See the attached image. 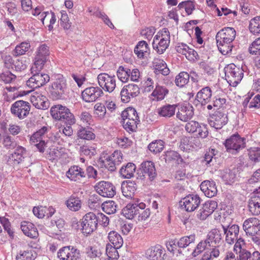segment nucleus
Masks as SVG:
<instances>
[{
	"mask_svg": "<svg viewBox=\"0 0 260 260\" xmlns=\"http://www.w3.org/2000/svg\"><path fill=\"white\" fill-rule=\"evenodd\" d=\"M236 31L232 27H225L219 30L216 35L217 46L219 51L223 55L232 52L233 42L236 37Z\"/></svg>",
	"mask_w": 260,
	"mask_h": 260,
	"instance_id": "f257e3e1",
	"label": "nucleus"
},
{
	"mask_svg": "<svg viewBox=\"0 0 260 260\" xmlns=\"http://www.w3.org/2000/svg\"><path fill=\"white\" fill-rule=\"evenodd\" d=\"M67 89L66 80L62 76H58L49 87V92L54 100L61 99L64 97Z\"/></svg>",
	"mask_w": 260,
	"mask_h": 260,
	"instance_id": "f03ea898",
	"label": "nucleus"
},
{
	"mask_svg": "<svg viewBox=\"0 0 260 260\" xmlns=\"http://www.w3.org/2000/svg\"><path fill=\"white\" fill-rule=\"evenodd\" d=\"M170 32L168 28H164L155 36L152 42L153 48L159 54H162L168 47L170 43Z\"/></svg>",
	"mask_w": 260,
	"mask_h": 260,
	"instance_id": "7ed1b4c3",
	"label": "nucleus"
},
{
	"mask_svg": "<svg viewBox=\"0 0 260 260\" xmlns=\"http://www.w3.org/2000/svg\"><path fill=\"white\" fill-rule=\"evenodd\" d=\"M41 70H39L35 68L34 65L31 69V73L32 76L27 81L26 84L28 86L32 88H36L40 87L50 80L49 76L45 73L41 72Z\"/></svg>",
	"mask_w": 260,
	"mask_h": 260,
	"instance_id": "20e7f679",
	"label": "nucleus"
},
{
	"mask_svg": "<svg viewBox=\"0 0 260 260\" xmlns=\"http://www.w3.org/2000/svg\"><path fill=\"white\" fill-rule=\"evenodd\" d=\"M245 139L242 138L238 134H234L227 139L224 145L226 151L233 154H237L246 146Z\"/></svg>",
	"mask_w": 260,
	"mask_h": 260,
	"instance_id": "39448f33",
	"label": "nucleus"
},
{
	"mask_svg": "<svg viewBox=\"0 0 260 260\" xmlns=\"http://www.w3.org/2000/svg\"><path fill=\"white\" fill-rule=\"evenodd\" d=\"M226 80L233 86H236L243 77L242 68L232 63L224 68Z\"/></svg>",
	"mask_w": 260,
	"mask_h": 260,
	"instance_id": "423d86ee",
	"label": "nucleus"
},
{
	"mask_svg": "<svg viewBox=\"0 0 260 260\" xmlns=\"http://www.w3.org/2000/svg\"><path fill=\"white\" fill-rule=\"evenodd\" d=\"M98 217L93 212L86 213L82 218L81 222L82 233L87 236L97 229Z\"/></svg>",
	"mask_w": 260,
	"mask_h": 260,
	"instance_id": "0eeeda50",
	"label": "nucleus"
},
{
	"mask_svg": "<svg viewBox=\"0 0 260 260\" xmlns=\"http://www.w3.org/2000/svg\"><path fill=\"white\" fill-rule=\"evenodd\" d=\"M30 105L26 101L19 100L14 102L11 107L10 111L14 117L23 119L29 114Z\"/></svg>",
	"mask_w": 260,
	"mask_h": 260,
	"instance_id": "6e6552de",
	"label": "nucleus"
},
{
	"mask_svg": "<svg viewBox=\"0 0 260 260\" xmlns=\"http://www.w3.org/2000/svg\"><path fill=\"white\" fill-rule=\"evenodd\" d=\"M100 87L105 91L111 93L116 87V77L107 73H101L97 77Z\"/></svg>",
	"mask_w": 260,
	"mask_h": 260,
	"instance_id": "1a4fd4ad",
	"label": "nucleus"
},
{
	"mask_svg": "<svg viewBox=\"0 0 260 260\" xmlns=\"http://www.w3.org/2000/svg\"><path fill=\"white\" fill-rule=\"evenodd\" d=\"M57 257L59 260H78L80 257V253L73 246H64L57 251Z\"/></svg>",
	"mask_w": 260,
	"mask_h": 260,
	"instance_id": "9d476101",
	"label": "nucleus"
},
{
	"mask_svg": "<svg viewBox=\"0 0 260 260\" xmlns=\"http://www.w3.org/2000/svg\"><path fill=\"white\" fill-rule=\"evenodd\" d=\"M96 191L101 196L112 198L116 194V189L114 185L108 181H101L94 186Z\"/></svg>",
	"mask_w": 260,
	"mask_h": 260,
	"instance_id": "9b49d317",
	"label": "nucleus"
},
{
	"mask_svg": "<svg viewBox=\"0 0 260 260\" xmlns=\"http://www.w3.org/2000/svg\"><path fill=\"white\" fill-rule=\"evenodd\" d=\"M228 121L227 114L222 110H216L210 117L209 121L211 126L218 129L221 128Z\"/></svg>",
	"mask_w": 260,
	"mask_h": 260,
	"instance_id": "f8f14e48",
	"label": "nucleus"
},
{
	"mask_svg": "<svg viewBox=\"0 0 260 260\" xmlns=\"http://www.w3.org/2000/svg\"><path fill=\"white\" fill-rule=\"evenodd\" d=\"M49 55V47L45 44H43L38 48L34 62L37 69L40 70L43 69Z\"/></svg>",
	"mask_w": 260,
	"mask_h": 260,
	"instance_id": "ddd939ff",
	"label": "nucleus"
},
{
	"mask_svg": "<svg viewBox=\"0 0 260 260\" xmlns=\"http://www.w3.org/2000/svg\"><path fill=\"white\" fill-rule=\"evenodd\" d=\"M201 203L200 198L198 195L189 194L180 202V206L187 212L194 211Z\"/></svg>",
	"mask_w": 260,
	"mask_h": 260,
	"instance_id": "4468645a",
	"label": "nucleus"
},
{
	"mask_svg": "<svg viewBox=\"0 0 260 260\" xmlns=\"http://www.w3.org/2000/svg\"><path fill=\"white\" fill-rule=\"evenodd\" d=\"M104 94L103 90L99 87H89L85 88L81 93L83 100L87 103L95 101Z\"/></svg>",
	"mask_w": 260,
	"mask_h": 260,
	"instance_id": "2eb2a0df",
	"label": "nucleus"
},
{
	"mask_svg": "<svg viewBox=\"0 0 260 260\" xmlns=\"http://www.w3.org/2000/svg\"><path fill=\"white\" fill-rule=\"evenodd\" d=\"M140 93V88L134 84L125 85L121 90V99L123 103H128L131 98L137 96Z\"/></svg>",
	"mask_w": 260,
	"mask_h": 260,
	"instance_id": "dca6fc26",
	"label": "nucleus"
},
{
	"mask_svg": "<svg viewBox=\"0 0 260 260\" xmlns=\"http://www.w3.org/2000/svg\"><path fill=\"white\" fill-rule=\"evenodd\" d=\"M25 154L26 149L25 148L21 146H17L14 152L8 156V164L12 166L19 165L23 160Z\"/></svg>",
	"mask_w": 260,
	"mask_h": 260,
	"instance_id": "f3484780",
	"label": "nucleus"
},
{
	"mask_svg": "<svg viewBox=\"0 0 260 260\" xmlns=\"http://www.w3.org/2000/svg\"><path fill=\"white\" fill-rule=\"evenodd\" d=\"M222 227L224 234L225 235V241L228 244H233L235 240L238 239V235L239 232V226L236 224H233L232 225H222Z\"/></svg>",
	"mask_w": 260,
	"mask_h": 260,
	"instance_id": "a211bd4d",
	"label": "nucleus"
},
{
	"mask_svg": "<svg viewBox=\"0 0 260 260\" xmlns=\"http://www.w3.org/2000/svg\"><path fill=\"white\" fill-rule=\"evenodd\" d=\"M217 207V203L214 201L206 202L197 214V217L201 220L206 219L211 215Z\"/></svg>",
	"mask_w": 260,
	"mask_h": 260,
	"instance_id": "6ab92c4d",
	"label": "nucleus"
},
{
	"mask_svg": "<svg viewBox=\"0 0 260 260\" xmlns=\"http://www.w3.org/2000/svg\"><path fill=\"white\" fill-rule=\"evenodd\" d=\"M146 254L150 260H164L166 255L165 249L160 245L149 248L146 251Z\"/></svg>",
	"mask_w": 260,
	"mask_h": 260,
	"instance_id": "aec40b11",
	"label": "nucleus"
},
{
	"mask_svg": "<svg viewBox=\"0 0 260 260\" xmlns=\"http://www.w3.org/2000/svg\"><path fill=\"white\" fill-rule=\"evenodd\" d=\"M30 100L33 105L38 109L45 110L49 107V102L47 98L41 94L35 93L31 95Z\"/></svg>",
	"mask_w": 260,
	"mask_h": 260,
	"instance_id": "412c9836",
	"label": "nucleus"
},
{
	"mask_svg": "<svg viewBox=\"0 0 260 260\" xmlns=\"http://www.w3.org/2000/svg\"><path fill=\"white\" fill-rule=\"evenodd\" d=\"M193 115V108L189 104L181 106L177 112V117L182 121H187Z\"/></svg>",
	"mask_w": 260,
	"mask_h": 260,
	"instance_id": "4be33fe9",
	"label": "nucleus"
},
{
	"mask_svg": "<svg viewBox=\"0 0 260 260\" xmlns=\"http://www.w3.org/2000/svg\"><path fill=\"white\" fill-rule=\"evenodd\" d=\"M142 172L144 174L141 178L143 179L147 175L150 181L153 180L156 176V169L154 164L151 161H146L141 164Z\"/></svg>",
	"mask_w": 260,
	"mask_h": 260,
	"instance_id": "5701e85b",
	"label": "nucleus"
},
{
	"mask_svg": "<svg viewBox=\"0 0 260 260\" xmlns=\"http://www.w3.org/2000/svg\"><path fill=\"white\" fill-rule=\"evenodd\" d=\"M250 212L254 215L260 214V194L254 191L248 202Z\"/></svg>",
	"mask_w": 260,
	"mask_h": 260,
	"instance_id": "b1692460",
	"label": "nucleus"
},
{
	"mask_svg": "<svg viewBox=\"0 0 260 260\" xmlns=\"http://www.w3.org/2000/svg\"><path fill=\"white\" fill-rule=\"evenodd\" d=\"M200 188L205 195L208 198L214 197L217 192L215 183L213 181L205 180L202 182Z\"/></svg>",
	"mask_w": 260,
	"mask_h": 260,
	"instance_id": "393cba45",
	"label": "nucleus"
},
{
	"mask_svg": "<svg viewBox=\"0 0 260 260\" xmlns=\"http://www.w3.org/2000/svg\"><path fill=\"white\" fill-rule=\"evenodd\" d=\"M21 229L24 234L30 238H36L38 232L35 225L29 221H23L21 223Z\"/></svg>",
	"mask_w": 260,
	"mask_h": 260,
	"instance_id": "a878e982",
	"label": "nucleus"
},
{
	"mask_svg": "<svg viewBox=\"0 0 260 260\" xmlns=\"http://www.w3.org/2000/svg\"><path fill=\"white\" fill-rule=\"evenodd\" d=\"M212 93L211 88L206 86L203 88L197 93L196 98L202 105H206L211 101Z\"/></svg>",
	"mask_w": 260,
	"mask_h": 260,
	"instance_id": "bb28decb",
	"label": "nucleus"
},
{
	"mask_svg": "<svg viewBox=\"0 0 260 260\" xmlns=\"http://www.w3.org/2000/svg\"><path fill=\"white\" fill-rule=\"evenodd\" d=\"M66 175L71 180L74 181L85 177L83 170L77 166L71 167L67 171Z\"/></svg>",
	"mask_w": 260,
	"mask_h": 260,
	"instance_id": "cd10ccee",
	"label": "nucleus"
},
{
	"mask_svg": "<svg viewBox=\"0 0 260 260\" xmlns=\"http://www.w3.org/2000/svg\"><path fill=\"white\" fill-rule=\"evenodd\" d=\"M207 239L209 243V246L221 245L223 242L221 233L217 229H212L209 232Z\"/></svg>",
	"mask_w": 260,
	"mask_h": 260,
	"instance_id": "c85d7f7f",
	"label": "nucleus"
},
{
	"mask_svg": "<svg viewBox=\"0 0 260 260\" xmlns=\"http://www.w3.org/2000/svg\"><path fill=\"white\" fill-rule=\"evenodd\" d=\"M121 116L122 122L140 120L137 111L132 107H128L122 111Z\"/></svg>",
	"mask_w": 260,
	"mask_h": 260,
	"instance_id": "c756f323",
	"label": "nucleus"
},
{
	"mask_svg": "<svg viewBox=\"0 0 260 260\" xmlns=\"http://www.w3.org/2000/svg\"><path fill=\"white\" fill-rule=\"evenodd\" d=\"M138 201L137 203L128 204L122 210V214L124 217L129 219L136 218L137 216Z\"/></svg>",
	"mask_w": 260,
	"mask_h": 260,
	"instance_id": "7c9ffc66",
	"label": "nucleus"
},
{
	"mask_svg": "<svg viewBox=\"0 0 260 260\" xmlns=\"http://www.w3.org/2000/svg\"><path fill=\"white\" fill-rule=\"evenodd\" d=\"M137 188V185L135 181H127L125 183H123L121 186L123 195L127 198H132Z\"/></svg>",
	"mask_w": 260,
	"mask_h": 260,
	"instance_id": "2f4dec72",
	"label": "nucleus"
},
{
	"mask_svg": "<svg viewBox=\"0 0 260 260\" xmlns=\"http://www.w3.org/2000/svg\"><path fill=\"white\" fill-rule=\"evenodd\" d=\"M209 253L206 252L203 255L201 260H212L214 258L219 257L220 254L223 252L222 245H213Z\"/></svg>",
	"mask_w": 260,
	"mask_h": 260,
	"instance_id": "473e14b6",
	"label": "nucleus"
},
{
	"mask_svg": "<svg viewBox=\"0 0 260 260\" xmlns=\"http://www.w3.org/2000/svg\"><path fill=\"white\" fill-rule=\"evenodd\" d=\"M153 64L156 73H160L164 76H167L169 74L170 70L163 60L155 58L153 61Z\"/></svg>",
	"mask_w": 260,
	"mask_h": 260,
	"instance_id": "72a5a7b5",
	"label": "nucleus"
},
{
	"mask_svg": "<svg viewBox=\"0 0 260 260\" xmlns=\"http://www.w3.org/2000/svg\"><path fill=\"white\" fill-rule=\"evenodd\" d=\"M176 105L167 104L158 109V113L162 117L170 118L175 114Z\"/></svg>",
	"mask_w": 260,
	"mask_h": 260,
	"instance_id": "f704fd0d",
	"label": "nucleus"
},
{
	"mask_svg": "<svg viewBox=\"0 0 260 260\" xmlns=\"http://www.w3.org/2000/svg\"><path fill=\"white\" fill-rule=\"evenodd\" d=\"M79 151L81 155L91 158L96 154L95 145L92 143L85 144L80 146Z\"/></svg>",
	"mask_w": 260,
	"mask_h": 260,
	"instance_id": "c9c22d12",
	"label": "nucleus"
},
{
	"mask_svg": "<svg viewBox=\"0 0 260 260\" xmlns=\"http://www.w3.org/2000/svg\"><path fill=\"white\" fill-rule=\"evenodd\" d=\"M136 169V167L134 164L128 162L120 169L119 173L123 178H131L134 176Z\"/></svg>",
	"mask_w": 260,
	"mask_h": 260,
	"instance_id": "e433bc0d",
	"label": "nucleus"
},
{
	"mask_svg": "<svg viewBox=\"0 0 260 260\" xmlns=\"http://www.w3.org/2000/svg\"><path fill=\"white\" fill-rule=\"evenodd\" d=\"M168 90L162 86L156 85L155 88L151 93V96L154 97L153 101H159L164 99L165 96L168 93Z\"/></svg>",
	"mask_w": 260,
	"mask_h": 260,
	"instance_id": "4c0bfd02",
	"label": "nucleus"
},
{
	"mask_svg": "<svg viewBox=\"0 0 260 260\" xmlns=\"http://www.w3.org/2000/svg\"><path fill=\"white\" fill-rule=\"evenodd\" d=\"M196 240V235L192 234L189 236L181 237L177 242L178 247L184 249L187 247H190L194 244Z\"/></svg>",
	"mask_w": 260,
	"mask_h": 260,
	"instance_id": "58836bf2",
	"label": "nucleus"
},
{
	"mask_svg": "<svg viewBox=\"0 0 260 260\" xmlns=\"http://www.w3.org/2000/svg\"><path fill=\"white\" fill-rule=\"evenodd\" d=\"M238 172L237 169L235 168L232 170L226 169L223 171L222 178L226 184L233 183L236 180Z\"/></svg>",
	"mask_w": 260,
	"mask_h": 260,
	"instance_id": "ea45409f",
	"label": "nucleus"
},
{
	"mask_svg": "<svg viewBox=\"0 0 260 260\" xmlns=\"http://www.w3.org/2000/svg\"><path fill=\"white\" fill-rule=\"evenodd\" d=\"M60 117L61 119H59V120L64 122L67 125H72L76 122L74 115L67 107L63 108V111Z\"/></svg>",
	"mask_w": 260,
	"mask_h": 260,
	"instance_id": "a19ab883",
	"label": "nucleus"
},
{
	"mask_svg": "<svg viewBox=\"0 0 260 260\" xmlns=\"http://www.w3.org/2000/svg\"><path fill=\"white\" fill-rule=\"evenodd\" d=\"M108 239L110 242L116 248H120L123 243L121 235L115 231H111L108 234Z\"/></svg>",
	"mask_w": 260,
	"mask_h": 260,
	"instance_id": "79ce46f5",
	"label": "nucleus"
},
{
	"mask_svg": "<svg viewBox=\"0 0 260 260\" xmlns=\"http://www.w3.org/2000/svg\"><path fill=\"white\" fill-rule=\"evenodd\" d=\"M138 206H139L138 208V211L137 212V216L136 218L138 221L142 222L145 220L149 217L150 212L149 209L147 208L146 210H144L146 207L145 203L143 202L139 203Z\"/></svg>",
	"mask_w": 260,
	"mask_h": 260,
	"instance_id": "37998d69",
	"label": "nucleus"
},
{
	"mask_svg": "<svg viewBox=\"0 0 260 260\" xmlns=\"http://www.w3.org/2000/svg\"><path fill=\"white\" fill-rule=\"evenodd\" d=\"M37 253L32 250H21L17 254L16 260H35Z\"/></svg>",
	"mask_w": 260,
	"mask_h": 260,
	"instance_id": "c03bdc74",
	"label": "nucleus"
},
{
	"mask_svg": "<svg viewBox=\"0 0 260 260\" xmlns=\"http://www.w3.org/2000/svg\"><path fill=\"white\" fill-rule=\"evenodd\" d=\"M67 207L73 211H78L81 207V202L77 197L72 196L66 202Z\"/></svg>",
	"mask_w": 260,
	"mask_h": 260,
	"instance_id": "a18cd8bd",
	"label": "nucleus"
},
{
	"mask_svg": "<svg viewBox=\"0 0 260 260\" xmlns=\"http://www.w3.org/2000/svg\"><path fill=\"white\" fill-rule=\"evenodd\" d=\"M40 20L44 24V21L45 19H49V25L48 26V30L49 31H52L53 29V25L55 23L56 21V17L55 15V13L52 11L50 12H44L41 14L40 16Z\"/></svg>",
	"mask_w": 260,
	"mask_h": 260,
	"instance_id": "49530a36",
	"label": "nucleus"
},
{
	"mask_svg": "<svg viewBox=\"0 0 260 260\" xmlns=\"http://www.w3.org/2000/svg\"><path fill=\"white\" fill-rule=\"evenodd\" d=\"M65 149L61 147L49 149L48 153V157L50 160H55L59 159L64 154Z\"/></svg>",
	"mask_w": 260,
	"mask_h": 260,
	"instance_id": "de8ad7c7",
	"label": "nucleus"
},
{
	"mask_svg": "<svg viewBox=\"0 0 260 260\" xmlns=\"http://www.w3.org/2000/svg\"><path fill=\"white\" fill-rule=\"evenodd\" d=\"M78 137L80 139L87 140H93L95 137V134L89 128L81 127L77 132Z\"/></svg>",
	"mask_w": 260,
	"mask_h": 260,
	"instance_id": "09e8293b",
	"label": "nucleus"
},
{
	"mask_svg": "<svg viewBox=\"0 0 260 260\" xmlns=\"http://www.w3.org/2000/svg\"><path fill=\"white\" fill-rule=\"evenodd\" d=\"M148 50V47L147 43L145 41H141L135 47L134 52L139 58H143L144 54L147 52Z\"/></svg>",
	"mask_w": 260,
	"mask_h": 260,
	"instance_id": "8fccbe9b",
	"label": "nucleus"
},
{
	"mask_svg": "<svg viewBox=\"0 0 260 260\" xmlns=\"http://www.w3.org/2000/svg\"><path fill=\"white\" fill-rule=\"evenodd\" d=\"M189 75L187 72H181L176 76L175 84L177 86L182 87L189 82Z\"/></svg>",
	"mask_w": 260,
	"mask_h": 260,
	"instance_id": "3c124183",
	"label": "nucleus"
},
{
	"mask_svg": "<svg viewBox=\"0 0 260 260\" xmlns=\"http://www.w3.org/2000/svg\"><path fill=\"white\" fill-rule=\"evenodd\" d=\"M30 47V44L26 42H22L18 45H17L13 51V54L14 56H18L23 55L27 52Z\"/></svg>",
	"mask_w": 260,
	"mask_h": 260,
	"instance_id": "603ef678",
	"label": "nucleus"
},
{
	"mask_svg": "<svg viewBox=\"0 0 260 260\" xmlns=\"http://www.w3.org/2000/svg\"><path fill=\"white\" fill-rule=\"evenodd\" d=\"M249 29L253 34L260 33V16H256L250 20Z\"/></svg>",
	"mask_w": 260,
	"mask_h": 260,
	"instance_id": "864d4df0",
	"label": "nucleus"
},
{
	"mask_svg": "<svg viewBox=\"0 0 260 260\" xmlns=\"http://www.w3.org/2000/svg\"><path fill=\"white\" fill-rule=\"evenodd\" d=\"M30 142L31 144L36 146L40 152H44L45 148L47 147V142H46V139L43 137H39L38 138H37L36 140H32L31 136L30 138Z\"/></svg>",
	"mask_w": 260,
	"mask_h": 260,
	"instance_id": "5fc2aeb1",
	"label": "nucleus"
},
{
	"mask_svg": "<svg viewBox=\"0 0 260 260\" xmlns=\"http://www.w3.org/2000/svg\"><path fill=\"white\" fill-rule=\"evenodd\" d=\"M165 159L166 162L175 161L177 164H181L183 162V159L180 155L177 152L174 151H168L166 154Z\"/></svg>",
	"mask_w": 260,
	"mask_h": 260,
	"instance_id": "6e6d98bb",
	"label": "nucleus"
},
{
	"mask_svg": "<svg viewBox=\"0 0 260 260\" xmlns=\"http://www.w3.org/2000/svg\"><path fill=\"white\" fill-rule=\"evenodd\" d=\"M248 157L250 161L254 164L260 161V148L253 147L248 150Z\"/></svg>",
	"mask_w": 260,
	"mask_h": 260,
	"instance_id": "4d7b16f0",
	"label": "nucleus"
},
{
	"mask_svg": "<svg viewBox=\"0 0 260 260\" xmlns=\"http://www.w3.org/2000/svg\"><path fill=\"white\" fill-rule=\"evenodd\" d=\"M102 207L103 211L108 214H114L116 211L117 205L113 201L105 202Z\"/></svg>",
	"mask_w": 260,
	"mask_h": 260,
	"instance_id": "13d9d810",
	"label": "nucleus"
},
{
	"mask_svg": "<svg viewBox=\"0 0 260 260\" xmlns=\"http://www.w3.org/2000/svg\"><path fill=\"white\" fill-rule=\"evenodd\" d=\"M207 242L208 241L206 239L205 240L201 241L198 243L196 247L191 252L192 257L197 256L207 248L208 245L209 246V243Z\"/></svg>",
	"mask_w": 260,
	"mask_h": 260,
	"instance_id": "bf43d9fd",
	"label": "nucleus"
},
{
	"mask_svg": "<svg viewBox=\"0 0 260 260\" xmlns=\"http://www.w3.org/2000/svg\"><path fill=\"white\" fill-rule=\"evenodd\" d=\"M86 254L90 258H100L102 252L100 248L96 246H89L86 249Z\"/></svg>",
	"mask_w": 260,
	"mask_h": 260,
	"instance_id": "052dcab7",
	"label": "nucleus"
},
{
	"mask_svg": "<svg viewBox=\"0 0 260 260\" xmlns=\"http://www.w3.org/2000/svg\"><path fill=\"white\" fill-rule=\"evenodd\" d=\"M163 143V141L160 140H156L150 143L148 148L151 152L157 153L162 150L164 148Z\"/></svg>",
	"mask_w": 260,
	"mask_h": 260,
	"instance_id": "680f3d73",
	"label": "nucleus"
},
{
	"mask_svg": "<svg viewBox=\"0 0 260 260\" xmlns=\"http://www.w3.org/2000/svg\"><path fill=\"white\" fill-rule=\"evenodd\" d=\"M216 150L214 149H210L208 151H207L205 154L204 156V159L202 161L205 162L206 165L209 166H211L213 165L212 162L213 160H215V157H214L216 155L215 153Z\"/></svg>",
	"mask_w": 260,
	"mask_h": 260,
	"instance_id": "e2e57ef3",
	"label": "nucleus"
},
{
	"mask_svg": "<svg viewBox=\"0 0 260 260\" xmlns=\"http://www.w3.org/2000/svg\"><path fill=\"white\" fill-rule=\"evenodd\" d=\"M66 106H63L61 105H56L52 106L50 109V114L52 117L56 120L61 119L60 116L62 114L63 111V108H65Z\"/></svg>",
	"mask_w": 260,
	"mask_h": 260,
	"instance_id": "0e129e2a",
	"label": "nucleus"
},
{
	"mask_svg": "<svg viewBox=\"0 0 260 260\" xmlns=\"http://www.w3.org/2000/svg\"><path fill=\"white\" fill-rule=\"evenodd\" d=\"M16 79V76L9 71H6L0 74V80L6 84L11 83Z\"/></svg>",
	"mask_w": 260,
	"mask_h": 260,
	"instance_id": "69168bd1",
	"label": "nucleus"
},
{
	"mask_svg": "<svg viewBox=\"0 0 260 260\" xmlns=\"http://www.w3.org/2000/svg\"><path fill=\"white\" fill-rule=\"evenodd\" d=\"M119 248L113 245H107L106 249L107 257H109L110 260H116L119 256L117 249Z\"/></svg>",
	"mask_w": 260,
	"mask_h": 260,
	"instance_id": "338daca9",
	"label": "nucleus"
},
{
	"mask_svg": "<svg viewBox=\"0 0 260 260\" xmlns=\"http://www.w3.org/2000/svg\"><path fill=\"white\" fill-rule=\"evenodd\" d=\"M3 144L8 149H13L17 146V143L14 138L9 135H5L3 137Z\"/></svg>",
	"mask_w": 260,
	"mask_h": 260,
	"instance_id": "774afa93",
	"label": "nucleus"
}]
</instances>
